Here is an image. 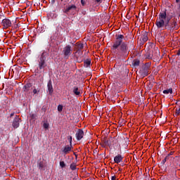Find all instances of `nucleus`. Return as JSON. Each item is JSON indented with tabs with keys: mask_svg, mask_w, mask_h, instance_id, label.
I'll use <instances>...</instances> for the list:
<instances>
[{
	"mask_svg": "<svg viewBox=\"0 0 180 180\" xmlns=\"http://www.w3.org/2000/svg\"><path fill=\"white\" fill-rule=\"evenodd\" d=\"M174 18V13L172 12L161 11L159 14V18L156 20L155 25L158 29L165 27L166 30H178L179 25L178 22Z\"/></svg>",
	"mask_w": 180,
	"mask_h": 180,
	"instance_id": "nucleus-1",
	"label": "nucleus"
},
{
	"mask_svg": "<svg viewBox=\"0 0 180 180\" xmlns=\"http://www.w3.org/2000/svg\"><path fill=\"white\" fill-rule=\"evenodd\" d=\"M124 39V35H115V41L112 45V50H117L118 49V52L117 53L118 58H127L129 56V53H130L127 42H123Z\"/></svg>",
	"mask_w": 180,
	"mask_h": 180,
	"instance_id": "nucleus-2",
	"label": "nucleus"
},
{
	"mask_svg": "<svg viewBox=\"0 0 180 180\" xmlns=\"http://www.w3.org/2000/svg\"><path fill=\"white\" fill-rule=\"evenodd\" d=\"M154 44H149L148 49L145 53V58L148 60H154L158 61L160 60V49L158 48H153Z\"/></svg>",
	"mask_w": 180,
	"mask_h": 180,
	"instance_id": "nucleus-3",
	"label": "nucleus"
},
{
	"mask_svg": "<svg viewBox=\"0 0 180 180\" xmlns=\"http://www.w3.org/2000/svg\"><path fill=\"white\" fill-rule=\"evenodd\" d=\"M48 56L49 53H47L46 51H44L39 56L38 59V68H39V70H44V68L47 67V63H46V60H47Z\"/></svg>",
	"mask_w": 180,
	"mask_h": 180,
	"instance_id": "nucleus-4",
	"label": "nucleus"
},
{
	"mask_svg": "<svg viewBox=\"0 0 180 180\" xmlns=\"http://www.w3.org/2000/svg\"><path fill=\"white\" fill-rule=\"evenodd\" d=\"M151 67V63H146L145 65H143L141 68V69L139 71L141 77L142 78H144L150 74V68Z\"/></svg>",
	"mask_w": 180,
	"mask_h": 180,
	"instance_id": "nucleus-5",
	"label": "nucleus"
},
{
	"mask_svg": "<svg viewBox=\"0 0 180 180\" xmlns=\"http://www.w3.org/2000/svg\"><path fill=\"white\" fill-rule=\"evenodd\" d=\"M1 25L3 26V30H6L7 29H9V27H12V20L9 18H4L1 20Z\"/></svg>",
	"mask_w": 180,
	"mask_h": 180,
	"instance_id": "nucleus-6",
	"label": "nucleus"
},
{
	"mask_svg": "<svg viewBox=\"0 0 180 180\" xmlns=\"http://www.w3.org/2000/svg\"><path fill=\"white\" fill-rule=\"evenodd\" d=\"M72 53V47L70 45H67L63 50L64 58H70V56Z\"/></svg>",
	"mask_w": 180,
	"mask_h": 180,
	"instance_id": "nucleus-7",
	"label": "nucleus"
},
{
	"mask_svg": "<svg viewBox=\"0 0 180 180\" xmlns=\"http://www.w3.org/2000/svg\"><path fill=\"white\" fill-rule=\"evenodd\" d=\"M72 150V145L65 146V147L62 148L60 151L63 155H67V154H70Z\"/></svg>",
	"mask_w": 180,
	"mask_h": 180,
	"instance_id": "nucleus-8",
	"label": "nucleus"
},
{
	"mask_svg": "<svg viewBox=\"0 0 180 180\" xmlns=\"http://www.w3.org/2000/svg\"><path fill=\"white\" fill-rule=\"evenodd\" d=\"M72 92L76 96H81L82 95V88L75 86L72 88Z\"/></svg>",
	"mask_w": 180,
	"mask_h": 180,
	"instance_id": "nucleus-9",
	"label": "nucleus"
},
{
	"mask_svg": "<svg viewBox=\"0 0 180 180\" xmlns=\"http://www.w3.org/2000/svg\"><path fill=\"white\" fill-rule=\"evenodd\" d=\"M20 124V118L19 116L16 115L13 121L12 126L14 129H18Z\"/></svg>",
	"mask_w": 180,
	"mask_h": 180,
	"instance_id": "nucleus-10",
	"label": "nucleus"
},
{
	"mask_svg": "<svg viewBox=\"0 0 180 180\" xmlns=\"http://www.w3.org/2000/svg\"><path fill=\"white\" fill-rule=\"evenodd\" d=\"M76 139L79 141L80 140H82V138L84 137V131L81 129H78L76 134Z\"/></svg>",
	"mask_w": 180,
	"mask_h": 180,
	"instance_id": "nucleus-11",
	"label": "nucleus"
},
{
	"mask_svg": "<svg viewBox=\"0 0 180 180\" xmlns=\"http://www.w3.org/2000/svg\"><path fill=\"white\" fill-rule=\"evenodd\" d=\"M123 158L124 157L122 155L118 154L114 158V162H115V164H120V162H123Z\"/></svg>",
	"mask_w": 180,
	"mask_h": 180,
	"instance_id": "nucleus-12",
	"label": "nucleus"
},
{
	"mask_svg": "<svg viewBox=\"0 0 180 180\" xmlns=\"http://www.w3.org/2000/svg\"><path fill=\"white\" fill-rule=\"evenodd\" d=\"M47 88L49 95H52L53 92H54V89H53V83L51 82V80L48 82Z\"/></svg>",
	"mask_w": 180,
	"mask_h": 180,
	"instance_id": "nucleus-13",
	"label": "nucleus"
},
{
	"mask_svg": "<svg viewBox=\"0 0 180 180\" xmlns=\"http://www.w3.org/2000/svg\"><path fill=\"white\" fill-rule=\"evenodd\" d=\"M77 9V6L75 4H72L71 6H69L68 7L66 8V9L63 11L64 13H68L70 11L75 10Z\"/></svg>",
	"mask_w": 180,
	"mask_h": 180,
	"instance_id": "nucleus-14",
	"label": "nucleus"
},
{
	"mask_svg": "<svg viewBox=\"0 0 180 180\" xmlns=\"http://www.w3.org/2000/svg\"><path fill=\"white\" fill-rule=\"evenodd\" d=\"M131 65L134 68H137V67L140 66V60L139 59H134L131 62Z\"/></svg>",
	"mask_w": 180,
	"mask_h": 180,
	"instance_id": "nucleus-15",
	"label": "nucleus"
},
{
	"mask_svg": "<svg viewBox=\"0 0 180 180\" xmlns=\"http://www.w3.org/2000/svg\"><path fill=\"white\" fill-rule=\"evenodd\" d=\"M141 39L142 40V41H143V43H146V41L148 40V33H147V32H143V35L141 37Z\"/></svg>",
	"mask_w": 180,
	"mask_h": 180,
	"instance_id": "nucleus-16",
	"label": "nucleus"
},
{
	"mask_svg": "<svg viewBox=\"0 0 180 180\" xmlns=\"http://www.w3.org/2000/svg\"><path fill=\"white\" fill-rule=\"evenodd\" d=\"M25 92H29L30 89H32V83H27L23 87Z\"/></svg>",
	"mask_w": 180,
	"mask_h": 180,
	"instance_id": "nucleus-17",
	"label": "nucleus"
},
{
	"mask_svg": "<svg viewBox=\"0 0 180 180\" xmlns=\"http://www.w3.org/2000/svg\"><path fill=\"white\" fill-rule=\"evenodd\" d=\"M174 158L169 156V155H167L161 162V165H165V162L168 161V160H172Z\"/></svg>",
	"mask_w": 180,
	"mask_h": 180,
	"instance_id": "nucleus-18",
	"label": "nucleus"
},
{
	"mask_svg": "<svg viewBox=\"0 0 180 180\" xmlns=\"http://www.w3.org/2000/svg\"><path fill=\"white\" fill-rule=\"evenodd\" d=\"M172 88H169L168 89L164 90L163 91V94H165V95H168V94H172Z\"/></svg>",
	"mask_w": 180,
	"mask_h": 180,
	"instance_id": "nucleus-19",
	"label": "nucleus"
},
{
	"mask_svg": "<svg viewBox=\"0 0 180 180\" xmlns=\"http://www.w3.org/2000/svg\"><path fill=\"white\" fill-rule=\"evenodd\" d=\"M70 168L72 169V171H75V169H77V164L74 162L70 164Z\"/></svg>",
	"mask_w": 180,
	"mask_h": 180,
	"instance_id": "nucleus-20",
	"label": "nucleus"
},
{
	"mask_svg": "<svg viewBox=\"0 0 180 180\" xmlns=\"http://www.w3.org/2000/svg\"><path fill=\"white\" fill-rule=\"evenodd\" d=\"M91 60L90 58L86 59L84 61V64L86 65V67H89L91 65Z\"/></svg>",
	"mask_w": 180,
	"mask_h": 180,
	"instance_id": "nucleus-21",
	"label": "nucleus"
},
{
	"mask_svg": "<svg viewBox=\"0 0 180 180\" xmlns=\"http://www.w3.org/2000/svg\"><path fill=\"white\" fill-rule=\"evenodd\" d=\"M76 44L77 46V49H78L79 51L84 49V44H83L77 43Z\"/></svg>",
	"mask_w": 180,
	"mask_h": 180,
	"instance_id": "nucleus-22",
	"label": "nucleus"
},
{
	"mask_svg": "<svg viewBox=\"0 0 180 180\" xmlns=\"http://www.w3.org/2000/svg\"><path fill=\"white\" fill-rule=\"evenodd\" d=\"M68 140H69V141H70V146H72V136H69L68 137Z\"/></svg>",
	"mask_w": 180,
	"mask_h": 180,
	"instance_id": "nucleus-23",
	"label": "nucleus"
},
{
	"mask_svg": "<svg viewBox=\"0 0 180 180\" xmlns=\"http://www.w3.org/2000/svg\"><path fill=\"white\" fill-rule=\"evenodd\" d=\"M60 167H61V168H65V163L64 162V161L60 162Z\"/></svg>",
	"mask_w": 180,
	"mask_h": 180,
	"instance_id": "nucleus-24",
	"label": "nucleus"
},
{
	"mask_svg": "<svg viewBox=\"0 0 180 180\" xmlns=\"http://www.w3.org/2000/svg\"><path fill=\"white\" fill-rule=\"evenodd\" d=\"M58 110L59 112H63V105H58Z\"/></svg>",
	"mask_w": 180,
	"mask_h": 180,
	"instance_id": "nucleus-25",
	"label": "nucleus"
},
{
	"mask_svg": "<svg viewBox=\"0 0 180 180\" xmlns=\"http://www.w3.org/2000/svg\"><path fill=\"white\" fill-rule=\"evenodd\" d=\"M49 124L47 122H44L43 124L44 129H49Z\"/></svg>",
	"mask_w": 180,
	"mask_h": 180,
	"instance_id": "nucleus-26",
	"label": "nucleus"
},
{
	"mask_svg": "<svg viewBox=\"0 0 180 180\" xmlns=\"http://www.w3.org/2000/svg\"><path fill=\"white\" fill-rule=\"evenodd\" d=\"M30 117L31 119L34 120L36 117H37V115L36 114H31Z\"/></svg>",
	"mask_w": 180,
	"mask_h": 180,
	"instance_id": "nucleus-27",
	"label": "nucleus"
},
{
	"mask_svg": "<svg viewBox=\"0 0 180 180\" xmlns=\"http://www.w3.org/2000/svg\"><path fill=\"white\" fill-rule=\"evenodd\" d=\"M38 167L39 168H43L44 167V165H43V162H40L39 164H38Z\"/></svg>",
	"mask_w": 180,
	"mask_h": 180,
	"instance_id": "nucleus-28",
	"label": "nucleus"
},
{
	"mask_svg": "<svg viewBox=\"0 0 180 180\" xmlns=\"http://www.w3.org/2000/svg\"><path fill=\"white\" fill-rule=\"evenodd\" d=\"M96 4H102V0H94Z\"/></svg>",
	"mask_w": 180,
	"mask_h": 180,
	"instance_id": "nucleus-29",
	"label": "nucleus"
},
{
	"mask_svg": "<svg viewBox=\"0 0 180 180\" xmlns=\"http://www.w3.org/2000/svg\"><path fill=\"white\" fill-rule=\"evenodd\" d=\"M81 4L82 6H85V1L84 0H81Z\"/></svg>",
	"mask_w": 180,
	"mask_h": 180,
	"instance_id": "nucleus-30",
	"label": "nucleus"
},
{
	"mask_svg": "<svg viewBox=\"0 0 180 180\" xmlns=\"http://www.w3.org/2000/svg\"><path fill=\"white\" fill-rule=\"evenodd\" d=\"M176 4H179V9H180V0H176Z\"/></svg>",
	"mask_w": 180,
	"mask_h": 180,
	"instance_id": "nucleus-31",
	"label": "nucleus"
},
{
	"mask_svg": "<svg viewBox=\"0 0 180 180\" xmlns=\"http://www.w3.org/2000/svg\"><path fill=\"white\" fill-rule=\"evenodd\" d=\"M82 13L83 15H86V11L85 10H82Z\"/></svg>",
	"mask_w": 180,
	"mask_h": 180,
	"instance_id": "nucleus-32",
	"label": "nucleus"
},
{
	"mask_svg": "<svg viewBox=\"0 0 180 180\" xmlns=\"http://www.w3.org/2000/svg\"><path fill=\"white\" fill-rule=\"evenodd\" d=\"M33 94H34V95H36V94H37V90L36 89H34L33 90Z\"/></svg>",
	"mask_w": 180,
	"mask_h": 180,
	"instance_id": "nucleus-33",
	"label": "nucleus"
},
{
	"mask_svg": "<svg viewBox=\"0 0 180 180\" xmlns=\"http://www.w3.org/2000/svg\"><path fill=\"white\" fill-rule=\"evenodd\" d=\"M51 2L52 5H54V4H56V0H51Z\"/></svg>",
	"mask_w": 180,
	"mask_h": 180,
	"instance_id": "nucleus-34",
	"label": "nucleus"
},
{
	"mask_svg": "<svg viewBox=\"0 0 180 180\" xmlns=\"http://www.w3.org/2000/svg\"><path fill=\"white\" fill-rule=\"evenodd\" d=\"M13 116H15V112H12V113L10 115V117H13Z\"/></svg>",
	"mask_w": 180,
	"mask_h": 180,
	"instance_id": "nucleus-35",
	"label": "nucleus"
},
{
	"mask_svg": "<svg viewBox=\"0 0 180 180\" xmlns=\"http://www.w3.org/2000/svg\"><path fill=\"white\" fill-rule=\"evenodd\" d=\"M111 180H116V176H112L111 177Z\"/></svg>",
	"mask_w": 180,
	"mask_h": 180,
	"instance_id": "nucleus-36",
	"label": "nucleus"
},
{
	"mask_svg": "<svg viewBox=\"0 0 180 180\" xmlns=\"http://www.w3.org/2000/svg\"><path fill=\"white\" fill-rule=\"evenodd\" d=\"M131 49H134V46L133 45V44H131Z\"/></svg>",
	"mask_w": 180,
	"mask_h": 180,
	"instance_id": "nucleus-37",
	"label": "nucleus"
},
{
	"mask_svg": "<svg viewBox=\"0 0 180 180\" xmlns=\"http://www.w3.org/2000/svg\"><path fill=\"white\" fill-rule=\"evenodd\" d=\"M178 56H180V49L177 51V53H176Z\"/></svg>",
	"mask_w": 180,
	"mask_h": 180,
	"instance_id": "nucleus-38",
	"label": "nucleus"
},
{
	"mask_svg": "<svg viewBox=\"0 0 180 180\" xmlns=\"http://www.w3.org/2000/svg\"><path fill=\"white\" fill-rule=\"evenodd\" d=\"M74 155H75L76 159L78 158V155L75 153H74Z\"/></svg>",
	"mask_w": 180,
	"mask_h": 180,
	"instance_id": "nucleus-39",
	"label": "nucleus"
},
{
	"mask_svg": "<svg viewBox=\"0 0 180 180\" xmlns=\"http://www.w3.org/2000/svg\"><path fill=\"white\" fill-rule=\"evenodd\" d=\"M180 113V109L177 111V114L179 115Z\"/></svg>",
	"mask_w": 180,
	"mask_h": 180,
	"instance_id": "nucleus-40",
	"label": "nucleus"
},
{
	"mask_svg": "<svg viewBox=\"0 0 180 180\" xmlns=\"http://www.w3.org/2000/svg\"><path fill=\"white\" fill-rule=\"evenodd\" d=\"M169 155H172V152L170 153V154Z\"/></svg>",
	"mask_w": 180,
	"mask_h": 180,
	"instance_id": "nucleus-41",
	"label": "nucleus"
},
{
	"mask_svg": "<svg viewBox=\"0 0 180 180\" xmlns=\"http://www.w3.org/2000/svg\"><path fill=\"white\" fill-rule=\"evenodd\" d=\"M123 165H124V164L122 163V167H123Z\"/></svg>",
	"mask_w": 180,
	"mask_h": 180,
	"instance_id": "nucleus-42",
	"label": "nucleus"
},
{
	"mask_svg": "<svg viewBox=\"0 0 180 180\" xmlns=\"http://www.w3.org/2000/svg\"><path fill=\"white\" fill-rule=\"evenodd\" d=\"M119 171H122V169L120 168V169H119Z\"/></svg>",
	"mask_w": 180,
	"mask_h": 180,
	"instance_id": "nucleus-43",
	"label": "nucleus"
},
{
	"mask_svg": "<svg viewBox=\"0 0 180 180\" xmlns=\"http://www.w3.org/2000/svg\"><path fill=\"white\" fill-rule=\"evenodd\" d=\"M61 1V2H63V1H64V0H60Z\"/></svg>",
	"mask_w": 180,
	"mask_h": 180,
	"instance_id": "nucleus-44",
	"label": "nucleus"
},
{
	"mask_svg": "<svg viewBox=\"0 0 180 180\" xmlns=\"http://www.w3.org/2000/svg\"><path fill=\"white\" fill-rule=\"evenodd\" d=\"M1 16H2V15H0V19H1Z\"/></svg>",
	"mask_w": 180,
	"mask_h": 180,
	"instance_id": "nucleus-45",
	"label": "nucleus"
}]
</instances>
